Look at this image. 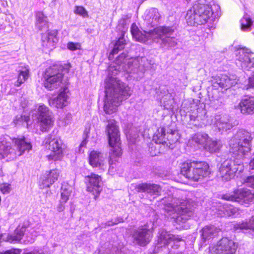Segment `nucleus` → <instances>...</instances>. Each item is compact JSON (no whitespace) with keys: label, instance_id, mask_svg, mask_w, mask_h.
<instances>
[{"label":"nucleus","instance_id":"ddd939ff","mask_svg":"<svg viewBox=\"0 0 254 254\" xmlns=\"http://www.w3.org/2000/svg\"><path fill=\"white\" fill-rule=\"evenodd\" d=\"M236 64L245 70H252L254 68V54L246 48L238 49L236 53Z\"/></svg>","mask_w":254,"mask_h":254},{"label":"nucleus","instance_id":"a878e982","mask_svg":"<svg viewBox=\"0 0 254 254\" xmlns=\"http://www.w3.org/2000/svg\"><path fill=\"white\" fill-rule=\"evenodd\" d=\"M212 121L219 131H227L232 127L227 115H216Z\"/></svg>","mask_w":254,"mask_h":254},{"label":"nucleus","instance_id":"dca6fc26","mask_svg":"<svg viewBox=\"0 0 254 254\" xmlns=\"http://www.w3.org/2000/svg\"><path fill=\"white\" fill-rule=\"evenodd\" d=\"M131 235L133 243L140 246H146L152 237L151 231L146 225L134 229Z\"/></svg>","mask_w":254,"mask_h":254},{"label":"nucleus","instance_id":"6e6552de","mask_svg":"<svg viewBox=\"0 0 254 254\" xmlns=\"http://www.w3.org/2000/svg\"><path fill=\"white\" fill-rule=\"evenodd\" d=\"M157 243L154 248L155 253L163 252L164 254H182L170 250L167 247L168 244L173 243L172 248L177 249L179 247V242L182 241L179 235H174L167 232L164 229H160L158 233Z\"/></svg>","mask_w":254,"mask_h":254},{"label":"nucleus","instance_id":"f257e3e1","mask_svg":"<svg viewBox=\"0 0 254 254\" xmlns=\"http://www.w3.org/2000/svg\"><path fill=\"white\" fill-rule=\"evenodd\" d=\"M252 139L249 132L241 129L230 140V152L234 155V159H227L221 164L219 175L222 181H230L237 172L243 171L244 158L251 150Z\"/></svg>","mask_w":254,"mask_h":254},{"label":"nucleus","instance_id":"f03ea898","mask_svg":"<svg viewBox=\"0 0 254 254\" xmlns=\"http://www.w3.org/2000/svg\"><path fill=\"white\" fill-rule=\"evenodd\" d=\"M120 66L111 65L109 67V76L106 81V100L104 110L107 114L115 113L121 102L129 97L131 92L125 83L114 77L120 70Z\"/></svg>","mask_w":254,"mask_h":254},{"label":"nucleus","instance_id":"39448f33","mask_svg":"<svg viewBox=\"0 0 254 254\" xmlns=\"http://www.w3.org/2000/svg\"><path fill=\"white\" fill-rule=\"evenodd\" d=\"M213 13L211 6L205 0H198L188 10L186 19L190 26L202 25L208 22Z\"/></svg>","mask_w":254,"mask_h":254},{"label":"nucleus","instance_id":"a18cd8bd","mask_svg":"<svg viewBox=\"0 0 254 254\" xmlns=\"http://www.w3.org/2000/svg\"><path fill=\"white\" fill-rule=\"evenodd\" d=\"M67 49L70 51H75L80 49L81 45L79 43L68 42L67 44Z\"/></svg>","mask_w":254,"mask_h":254},{"label":"nucleus","instance_id":"4c0bfd02","mask_svg":"<svg viewBox=\"0 0 254 254\" xmlns=\"http://www.w3.org/2000/svg\"><path fill=\"white\" fill-rule=\"evenodd\" d=\"M223 209L226 216H235L238 212V208L229 204H224Z\"/></svg>","mask_w":254,"mask_h":254},{"label":"nucleus","instance_id":"aec40b11","mask_svg":"<svg viewBox=\"0 0 254 254\" xmlns=\"http://www.w3.org/2000/svg\"><path fill=\"white\" fill-rule=\"evenodd\" d=\"M68 91L66 87L61 89L57 97L50 98L49 100L50 106L58 109H62L66 106L68 104L69 96L67 94Z\"/></svg>","mask_w":254,"mask_h":254},{"label":"nucleus","instance_id":"e433bc0d","mask_svg":"<svg viewBox=\"0 0 254 254\" xmlns=\"http://www.w3.org/2000/svg\"><path fill=\"white\" fill-rule=\"evenodd\" d=\"M38 234L39 232L35 229L30 227L26 228L25 233L26 239L25 241L29 243H32Z\"/></svg>","mask_w":254,"mask_h":254},{"label":"nucleus","instance_id":"412c9836","mask_svg":"<svg viewBox=\"0 0 254 254\" xmlns=\"http://www.w3.org/2000/svg\"><path fill=\"white\" fill-rule=\"evenodd\" d=\"M26 227L24 226H19L15 230L13 235L0 234V243L2 241L8 242L11 243L19 242L25 235Z\"/></svg>","mask_w":254,"mask_h":254},{"label":"nucleus","instance_id":"6ab92c4d","mask_svg":"<svg viewBox=\"0 0 254 254\" xmlns=\"http://www.w3.org/2000/svg\"><path fill=\"white\" fill-rule=\"evenodd\" d=\"M235 109L240 110L244 115H252L254 114V96H244L240 100Z\"/></svg>","mask_w":254,"mask_h":254},{"label":"nucleus","instance_id":"2f4dec72","mask_svg":"<svg viewBox=\"0 0 254 254\" xmlns=\"http://www.w3.org/2000/svg\"><path fill=\"white\" fill-rule=\"evenodd\" d=\"M222 146V142L220 140H213L209 138L205 146H204V148L210 153H213L219 151Z\"/></svg>","mask_w":254,"mask_h":254},{"label":"nucleus","instance_id":"4be33fe9","mask_svg":"<svg viewBox=\"0 0 254 254\" xmlns=\"http://www.w3.org/2000/svg\"><path fill=\"white\" fill-rule=\"evenodd\" d=\"M134 189L138 192H145L150 195L158 196L161 191V188L159 185L146 183L135 185Z\"/></svg>","mask_w":254,"mask_h":254},{"label":"nucleus","instance_id":"9d476101","mask_svg":"<svg viewBox=\"0 0 254 254\" xmlns=\"http://www.w3.org/2000/svg\"><path fill=\"white\" fill-rule=\"evenodd\" d=\"M34 112L31 113L32 116L34 114H37V118L41 131H48L53 127L54 123V115L48 107L43 104H39L37 110Z\"/></svg>","mask_w":254,"mask_h":254},{"label":"nucleus","instance_id":"f8f14e48","mask_svg":"<svg viewBox=\"0 0 254 254\" xmlns=\"http://www.w3.org/2000/svg\"><path fill=\"white\" fill-rule=\"evenodd\" d=\"M46 147L51 150V153L46 156L49 160L57 161L63 157L62 141L57 136L49 134L45 140Z\"/></svg>","mask_w":254,"mask_h":254},{"label":"nucleus","instance_id":"58836bf2","mask_svg":"<svg viewBox=\"0 0 254 254\" xmlns=\"http://www.w3.org/2000/svg\"><path fill=\"white\" fill-rule=\"evenodd\" d=\"M28 73L29 70L26 68H24L23 70L19 71L18 78L15 83V85L19 86L22 83H24L28 77Z\"/></svg>","mask_w":254,"mask_h":254},{"label":"nucleus","instance_id":"a211bd4d","mask_svg":"<svg viewBox=\"0 0 254 254\" xmlns=\"http://www.w3.org/2000/svg\"><path fill=\"white\" fill-rule=\"evenodd\" d=\"M147 59L144 57H137L130 59L127 64L123 67V69L128 73L143 72L145 70Z\"/></svg>","mask_w":254,"mask_h":254},{"label":"nucleus","instance_id":"052dcab7","mask_svg":"<svg viewBox=\"0 0 254 254\" xmlns=\"http://www.w3.org/2000/svg\"><path fill=\"white\" fill-rule=\"evenodd\" d=\"M152 156L156 155V153H151Z\"/></svg>","mask_w":254,"mask_h":254},{"label":"nucleus","instance_id":"e2e57ef3","mask_svg":"<svg viewBox=\"0 0 254 254\" xmlns=\"http://www.w3.org/2000/svg\"><path fill=\"white\" fill-rule=\"evenodd\" d=\"M168 109L171 108V107H169V108H167Z\"/></svg>","mask_w":254,"mask_h":254},{"label":"nucleus","instance_id":"7c9ffc66","mask_svg":"<svg viewBox=\"0 0 254 254\" xmlns=\"http://www.w3.org/2000/svg\"><path fill=\"white\" fill-rule=\"evenodd\" d=\"M60 175V172L57 169H54L47 172L45 179L43 180V184L46 187H50L56 181Z\"/></svg>","mask_w":254,"mask_h":254},{"label":"nucleus","instance_id":"473e14b6","mask_svg":"<svg viewBox=\"0 0 254 254\" xmlns=\"http://www.w3.org/2000/svg\"><path fill=\"white\" fill-rule=\"evenodd\" d=\"M165 129L162 127L158 128L153 136V141L156 144H167L169 139L165 137Z\"/></svg>","mask_w":254,"mask_h":254},{"label":"nucleus","instance_id":"603ef678","mask_svg":"<svg viewBox=\"0 0 254 254\" xmlns=\"http://www.w3.org/2000/svg\"><path fill=\"white\" fill-rule=\"evenodd\" d=\"M126 57L125 54H122L119 56L118 59L116 60V64H121L123 62H124V60H125Z\"/></svg>","mask_w":254,"mask_h":254},{"label":"nucleus","instance_id":"4d7b16f0","mask_svg":"<svg viewBox=\"0 0 254 254\" xmlns=\"http://www.w3.org/2000/svg\"><path fill=\"white\" fill-rule=\"evenodd\" d=\"M94 254H102V250H97L95 253Z\"/></svg>","mask_w":254,"mask_h":254},{"label":"nucleus","instance_id":"f704fd0d","mask_svg":"<svg viewBox=\"0 0 254 254\" xmlns=\"http://www.w3.org/2000/svg\"><path fill=\"white\" fill-rule=\"evenodd\" d=\"M126 44V40L124 39V34H123L114 45V48L112 50L110 56H111V55H114L115 54H117L120 51L123 50ZM109 59H111L112 58L109 57Z\"/></svg>","mask_w":254,"mask_h":254},{"label":"nucleus","instance_id":"423d86ee","mask_svg":"<svg viewBox=\"0 0 254 254\" xmlns=\"http://www.w3.org/2000/svg\"><path fill=\"white\" fill-rule=\"evenodd\" d=\"M181 173L189 180L197 182L210 173L209 166L205 162H190L182 164Z\"/></svg>","mask_w":254,"mask_h":254},{"label":"nucleus","instance_id":"13d9d810","mask_svg":"<svg viewBox=\"0 0 254 254\" xmlns=\"http://www.w3.org/2000/svg\"><path fill=\"white\" fill-rule=\"evenodd\" d=\"M169 138V136H167V138H168V139H169V138ZM177 140H178V139H176V140H174H174H171V139H169V141H169V143H170V144H172L173 143H174V142H175V141H176Z\"/></svg>","mask_w":254,"mask_h":254},{"label":"nucleus","instance_id":"de8ad7c7","mask_svg":"<svg viewBox=\"0 0 254 254\" xmlns=\"http://www.w3.org/2000/svg\"><path fill=\"white\" fill-rule=\"evenodd\" d=\"M245 184L254 189V176L248 177L245 181Z\"/></svg>","mask_w":254,"mask_h":254},{"label":"nucleus","instance_id":"c03bdc74","mask_svg":"<svg viewBox=\"0 0 254 254\" xmlns=\"http://www.w3.org/2000/svg\"><path fill=\"white\" fill-rule=\"evenodd\" d=\"M11 185L9 184L3 183L0 185V190L3 193H8L11 190Z\"/></svg>","mask_w":254,"mask_h":254},{"label":"nucleus","instance_id":"37998d69","mask_svg":"<svg viewBox=\"0 0 254 254\" xmlns=\"http://www.w3.org/2000/svg\"><path fill=\"white\" fill-rule=\"evenodd\" d=\"M74 12L75 14H79L83 17H86L88 16L87 11L82 6H76Z\"/></svg>","mask_w":254,"mask_h":254},{"label":"nucleus","instance_id":"09e8293b","mask_svg":"<svg viewBox=\"0 0 254 254\" xmlns=\"http://www.w3.org/2000/svg\"><path fill=\"white\" fill-rule=\"evenodd\" d=\"M25 254H46L41 249H34L33 251L26 253Z\"/></svg>","mask_w":254,"mask_h":254},{"label":"nucleus","instance_id":"3c124183","mask_svg":"<svg viewBox=\"0 0 254 254\" xmlns=\"http://www.w3.org/2000/svg\"><path fill=\"white\" fill-rule=\"evenodd\" d=\"M66 202H62V200L60 199L59 204L57 206V210L58 212H60L64 210V204Z\"/></svg>","mask_w":254,"mask_h":254},{"label":"nucleus","instance_id":"5fc2aeb1","mask_svg":"<svg viewBox=\"0 0 254 254\" xmlns=\"http://www.w3.org/2000/svg\"><path fill=\"white\" fill-rule=\"evenodd\" d=\"M250 168L251 170H254V158L250 162Z\"/></svg>","mask_w":254,"mask_h":254},{"label":"nucleus","instance_id":"c85d7f7f","mask_svg":"<svg viewBox=\"0 0 254 254\" xmlns=\"http://www.w3.org/2000/svg\"><path fill=\"white\" fill-rule=\"evenodd\" d=\"M160 18V15L156 8H152L147 12L145 16L146 24L153 27L157 24Z\"/></svg>","mask_w":254,"mask_h":254},{"label":"nucleus","instance_id":"79ce46f5","mask_svg":"<svg viewBox=\"0 0 254 254\" xmlns=\"http://www.w3.org/2000/svg\"><path fill=\"white\" fill-rule=\"evenodd\" d=\"M48 20L47 17L42 12L39 11L36 15L35 26H41L40 23Z\"/></svg>","mask_w":254,"mask_h":254},{"label":"nucleus","instance_id":"0eeeda50","mask_svg":"<svg viewBox=\"0 0 254 254\" xmlns=\"http://www.w3.org/2000/svg\"><path fill=\"white\" fill-rule=\"evenodd\" d=\"M106 132L108 137V142L111 147L109 152L110 160L109 164L110 169L114 161H116V158L121 156L122 149L121 148L120 132L118 127L116 125V122L114 120H110L106 127Z\"/></svg>","mask_w":254,"mask_h":254},{"label":"nucleus","instance_id":"864d4df0","mask_svg":"<svg viewBox=\"0 0 254 254\" xmlns=\"http://www.w3.org/2000/svg\"><path fill=\"white\" fill-rule=\"evenodd\" d=\"M87 141L86 140V138L84 139V140L81 142L79 147V152H83V150H82V148L85 147L86 145Z\"/></svg>","mask_w":254,"mask_h":254},{"label":"nucleus","instance_id":"4468645a","mask_svg":"<svg viewBox=\"0 0 254 254\" xmlns=\"http://www.w3.org/2000/svg\"><path fill=\"white\" fill-rule=\"evenodd\" d=\"M238 244L228 237H223L216 245L210 248L212 254H234Z\"/></svg>","mask_w":254,"mask_h":254},{"label":"nucleus","instance_id":"393cba45","mask_svg":"<svg viewBox=\"0 0 254 254\" xmlns=\"http://www.w3.org/2000/svg\"><path fill=\"white\" fill-rule=\"evenodd\" d=\"M233 229L235 231L245 230L248 235L252 238H254V216L245 221L234 224Z\"/></svg>","mask_w":254,"mask_h":254},{"label":"nucleus","instance_id":"7ed1b4c3","mask_svg":"<svg viewBox=\"0 0 254 254\" xmlns=\"http://www.w3.org/2000/svg\"><path fill=\"white\" fill-rule=\"evenodd\" d=\"M130 32L133 38L140 42H151L160 40L166 47H174L177 45L176 39L171 36L174 32L171 27L160 26L147 32L145 31H139L136 24L133 23Z\"/></svg>","mask_w":254,"mask_h":254},{"label":"nucleus","instance_id":"bb28decb","mask_svg":"<svg viewBox=\"0 0 254 254\" xmlns=\"http://www.w3.org/2000/svg\"><path fill=\"white\" fill-rule=\"evenodd\" d=\"M220 231V229L214 225L205 226L200 231L202 240L205 242L212 239L218 236Z\"/></svg>","mask_w":254,"mask_h":254},{"label":"nucleus","instance_id":"680f3d73","mask_svg":"<svg viewBox=\"0 0 254 254\" xmlns=\"http://www.w3.org/2000/svg\"><path fill=\"white\" fill-rule=\"evenodd\" d=\"M122 21H123V22H124V21H125V20H120V22H121Z\"/></svg>","mask_w":254,"mask_h":254},{"label":"nucleus","instance_id":"1a4fd4ad","mask_svg":"<svg viewBox=\"0 0 254 254\" xmlns=\"http://www.w3.org/2000/svg\"><path fill=\"white\" fill-rule=\"evenodd\" d=\"M165 209L177 222H185L193 214L192 208L187 201L180 202L179 205L178 203L169 204L165 206Z\"/></svg>","mask_w":254,"mask_h":254},{"label":"nucleus","instance_id":"c9c22d12","mask_svg":"<svg viewBox=\"0 0 254 254\" xmlns=\"http://www.w3.org/2000/svg\"><path fill=\"white\" fill-rule=\"evenodd\" d=\"M72 188L70 186L65 184L62 185L61 192V199L62 202H67L69 199V196L71 195Z\"/></svg>","mask_w":254,"mask_h":254},{"label":"nucleus","instance_id":"5701e85b","mask_svg":"<svg viewBox=\"0 0 254 254\" xmlns=\"http://www.w3.org/2000/svg\"><path fill=\"white\" fill-rule=\"evenodd\" d=\"M213 82L214 87H217V85L222 88L228 89L237 84V80L234 76L230 77L226 74H221L215 76Z\"/></svg>","mask_w":254,"mask_h":254},{"label":"nucleus","instance_id":"a19ab883","mask_svg":"<svg viewBox=\"0 0 254 254\" xmlns=\"http://www.w3.org/2000/svg\"><path fill=\"white\" fill-rule=\"evenodd\" d=\"M29 120L30 117L28 116L20 115L16 116L14 122L15 125L23 124L24 123H25L28 125Z\"/></svg>","mask_w":254,"mask_h":254},{"label":"nucleus","instance_id":"c756f323","mask_svg":"<svg viewBox=\"0 0 254 254\" xmlns=\"http://www.w3.org/2000/svg\"><path fill=\"white\" fill-rule=\"evenodd\" d=\"M209 138L208 134L205 133L198 132L191 137V139L189 140V143L190 144L195 143L197 145H200L204 147Z\"/></svg>","mask_w":254,"mask_h":254},{"label":"nucleus","instance_id":"bf43d9fd","mask_svg":"<svg viewBox=\"0 0 254 254\" xmlns=\"http://www.w3.org/2000/svg\"><path fill=\"white\" fill-rule=\"evenodd\" d=\"M191 0H185L187 3H189Z\"/></svg>","mask_w":254,"mask_h":254},{"label":"nucleus","instance_id":"9b49d317","mask_svg":"<svg viewBox=\"0 0 254 254\" xmlns=\"http://www.w3.org/2000/svg\"><path fill=\"white\" fill-rule=\"evenodd\" d=\"M44 86L49 90L57 88L61 83L63 74L56 65L47 68L44 75Z\"/></svg>","mask_w":254,"mask_h":254},{"label":"nucleus","instance_id":"8fccbe9b","mask_svg":"<svg viewBox=\"0 0 254 254\" xmlns=\"http://www.w3.org/2000/svg\"><path fill=\"white\" fill-rule=\"evenodd\" d=\"M19 251L17 249H10L7 250L3 253L0 252V254H18Z\"/></svg>","mask_w":254,"mask_h":254},{"label":"nucleus","instance_id":"72a5a7b5","mask_svg":"<svg viewBox=\"0 0 254 254\" xmlns=\"http://www.w3.org/2000/svg\"><path fill=\"white\" fill-rule=\"evenodd\" d=\"M241 29L245 32L250 31L253 21L248 14H245L240 20Z\"/></svg>","mask_w":254,"mask_h":254},{"label":"nucleus","instance_id":"f3484780","mask_svg":"<svg viewBox=\"0 0 254 254\" xmlns=\"http://www.w3.org/2000/svg\"><path fill=\"white\" fill-rule=\"evenodd\" d=\"M84 181L86 184L87 190L91 192L96 199L102 190L101 178L100 176L91 174L85 177Z\"/></svg>","mask_w":254,"mask_h":254},{"label":"nucleus","instance_id":"20e7f679","mask_svg":"<svg viewBox=\"0 0 254 254\" xmlns=\"http://www.w3.org/2000/svg\"><path fill=\"white\" fill-rule=\"evenodd\" d=\"M32 148L30 139L25 136L11 138L6 136L0 139V159L6 157L8 159L13 160L25 152H28Z\"/></svg>","mask_w":254,"mask_h":254},{"label":"nucleus","instance_id":"2eb2a0df","mask_svg":"<svg viewBox=\"0 0 254 254\" xmlns=\"http://www.w3.org/2000/svg\"><path fill=\"white\" fill-rule=\"evenodd\" d=\"M222 198L225 200L237 201L247 204L254 199V192H252L248 189H240L235 190L233 194H225L223 195Z\"/></svg>","mask_w":254,"mask_h":254},{"label":"nucleus","instance_id":"ea45409f","mask_svg":"<svg viewBox=\"0 0 254 254\" xmlns=\"http://www.w3.org/2000/svg\"><path fill=\"white\" fill-rule=\"evenodd\" d=\"M206 114L205 110L202 108H197L196 112H193L190 116L191 121L202 120Z\"/></svg>","mask_w":254,"mask_h":254},{"label":"nucleus","instance_id":"b1692460","mask_svg":"<svg viewBox=\"0 0 254 254\" xmlns=\"http://www.w3.org/2000/svg\"><path fill=\"white\" fill-rule=\"evenodd\" d=\"M42 46L45 49L52 50L55 48L58 41L56 32L54 31H48L43 33L41 37Z\"/></svg>","mask_w":254,"mask_h":254},{"label":"nucleus","instance_id":"6e6d98bb","mask_svg":"<svg viewBox=\"0 0 254 254\" xmlns=\"http://www.w3.org/2000/svg\"><path fill=\"white\" fill-rule=\"evenodd\" d=\"M119 222L118 221H116V222H108V226H112V225H113L114 224H116L118 223Z\"/></svg>","mask_w":254,"mask_h":254},{"label":"nucleus","instance_id":"49530a36","mask_svg":"<svg viewBox=\"0 0 254 254\" xmlns=\"http://www.w3.org/2000/svg\"><path fill=\"white\" fill-rule=\"evenodd\" d=\"M40 25L41 26H36V28L40 31H46V32L50 31L48 29L49 26L48 20L41 23Z\"/></svg>","mask_w":254,"mask_h":254},{"label":"nucleus","instance_id":"cd10ccee","mask_svg":"<svg viewBox=\"0 0 254 254\" xmlns=\"http://www.w3.org/2000/svg\"><path fill=\"white\" fill-rule=\"evenodd\" d=\"M105 157L100 152L92 150L89 155V162L93 167H101L104 165Z\"/></svg>","mask_w":254,"mask_h":254}]
</instances>
